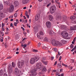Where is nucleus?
<instances>
[{
    "instance_id": "1",
    "label": "nucleus",
    "mask_w": 76,
    "mask_h": 76,
    "mask_svg": "<svg viewBox=\"0 0 76 76\" xmlns=\"http://www.w3.org/2000/svg\"><path fill=\"white\" fill-rule=\"evenodd\" d=\"M52 44L54 46H57L58 45L59 46H61L62 44L58 41H56L55 39H53L52 40Z\"/></svg>"
},
{
    "instance_id": "2",
    "label": "nucleus",
    "mask_w": 76,
    "mask_h": 76,
    "mask_svg": "<svg viewBox=\"0 0 76 76\" xmlns=\"http://www.w3.org/2000/svg\"><path fill=\"white\" fill-rule=\"evenodd\" d=\"M39 58L38 57H36V58H31L30 60V64H33L35 63V60L36 61H37L39 60Z\"/></svg>"
},
{
    "instance_id": "3",
    "label": "nucleus",
    "mask_w": 76,
    "mask_h": 76,
    "mask_svg": "<svg viewBox=\"0 0 76 76\" xmlns=\"http://www.w3.org/2000/svg\"><path fill=\"white\" fill-rule=\"evenodd\" d=\"M50 12L51 14L54 13V12L56 10V7L55 5L52 6L50 8Z\"/></svg>"
},
{
    "instance_id": "4",
    "label": "nucleus",
    "mask_w": 76,
    "mask_h": 76,
    "mask_svg": "<svg viewBox=\"0 0 76 76\" xmlns=\"http://www.w3.org/2000/svg\"><path fill=\"white\" fill-rule=\"evenodd\" d=\"M37 71V69H34L31 71V73L30 74V76H35L37 75V72H36Z\"/></svg>"
},
{
    "instance_id": "5",
    "label": "nucleus",
    "mask_w": 76,
    "mask_h": 76,
    "mask_svg": "<svg viewBox=\"0 0 76 76\" xmlns=\"http://www.w3.org/2000/svg\"><path fill=\"white\" fill-rule=\"evenodd\" d=\"M18 67L20 68L23 66V64H24V61H21V62L19 61L18 63Z\"/></svg>"
},
{
    "instance_id": "6",
    "label": "nucleus",
    "mask_w": 76,
    "mask_h": 76,
    "mask_svg": "<svg viewBox=\"0 0 76 76\" xmlns=\"http://www.w3.org/2000/svg\"><path fill=\"white\" fill-rule=\"evenodd\" d=\"M61 34L62 37H65V38L68 37L69 35V34L66 31H62L61 33Z\"/></svg>"
},
{
    "instance_id": "7",
    "label": "nucleus",
    "mask_w": 76,
    "mask_h": 76,
    "mask_svg": "<svg viewBox=\"0 0 76 76\" xmlns=\"http://www.w3.org/2000/svg\"><path fill=\"white\" fill-rule=\"evenodd\" d=\"M46 25L48 28H51V23L50 21H47L46 23Z\"/></svg>"
},
{
    "instance_id": "8",
    "label": "nucleus",
    "mask_w": 76,
    "mask_h": 76,
    "mask_svg": "<svg viewBox=\"0 0 76 76\" xmlns=\"http://www.w3.org/2000/svg\"><path fill=\"white\" fill-rule=\"evenodd\" d=\"M42 66V63L41 62H39L36 65V67L37 69H39Z\"/></svg>"
},
{
    "instance_id": "9",
    "label": "nucleus",
    "mask_w": 76,
    "mask_h": 76,
    "mask_svg": "<svg viewBox=\"0 0 76 76\" xmlns=\"http://www.w3.org/2000/svg\"><path fill=\"white\" fill-rule=\"evenodd\" d=\"M13 10H14V6L13 5H11L10 7L9 11L11 13L13 11Z\"/></svg>"
},
{
    "instance_id": "10",
    "label": "nucleus",
    "mask_w": 76,
    "mask_h": 76,
    "mask_svg": "<svg viewBox=\"0 0 76 76\" xmlns=\"http://www.w3.org/2000/svg\"><path fill=\"white\" fill-rule=\"evenodd\" d=\"M6 72V70L5 69H4L2 70H0V76H1L2 75H3V73L4 72Z\"/></svg>"
},
{
    "instance_id": "11",
    "label": "nucleus",
    "mask_w": 76,
    "mask_h": 76,
    "mask_svg": "<svg viewBox=\"0 0 76 76\" xmlns=\"http://www.w3.org/2000/svg\"><path fill=\"white\" fill-rule=\"evenodd\" d=\"M13 4L15 5V7H17L19 6V2L18 1H16L13 3Z\"/></svg>"
},
{
    "instance_id": "12",
    "label": "nucleus",
    "mask_w": 76,
    "mask_h": 76,
    "mask_svg": "<svg viewBox=\"0 0 76 76\" xmlns=\"http://www.w3.org/2000/svg\"><path fill=\"white\" fill-rule=\"evenodd\" d=\"M29 0H22V3L23 4H25L29 2Z\"/></svg>"
},
{
    "instance_id": "13",
    "label": "nucleus",
    "mask_w": 76,
    "mask_h": 76,
    "mask_svg": "<svg viewBox=\"0 0 76 76\" xmlns=\"http://www.w3.org/2000/svg\"><path fill=\"white\" fill-rule=\"evenodd\" d=\"M47 72V69H46L45 67H43L42 69V72H44V73H45V72Z\"/></svg>"
},
{
    "instance_id": "14",
    "label": "nucleus",
    "mask_w": 76,
    "mask_h": 76,
    "mask_svg": "<svg viewBox=\"0 0 76 76\" xmlns=\"http://www.w3.org/2000/svg\"><path fill=\"white\" fill-rule=\"evenodd\" d=\"M14 71L15 75H18L19 73V70L18 69V68H16L15 69Z\"/></svg>"
},
{
    "instance_id": "15",
    "label": "nucleus",
    "mask_w": 76,
    "mask_h": 76,
    "mask_svg": "<svg viewBox=\"0 0 76 76\" xmlns=\"http://www.w3.org/2000/svg\"><path fill=\"white\" fill-rule=\"evenodd\" d=\"M0 16L1 18H4L5 17V15L3 14V12L1 11H0Z\"/></svg>"
},
{
    "instance_id": "16",
    "label": "nucleus",
    "mask_w": 76,
    "mask_h": 76,
    "mask_svg": "<svg viewBox=\"0 0 76 76\" xmlns=\"http://www.w3.org/2000/svg\"><path fill=\"white\" fill-rule=\"evenodd\" d=\"M8 69L9 72L10 73H12V71H13V70H12V68L11 67L9 66Z\"/></svg>"
},
{
    "instance_id": "17",
    "label": "nucleus",
    "mask_w": 76,
    "mask_h": 76,
    "mask_svg": "<svg viewBox=\"0 0 76 76\" xmlns=\"http://www.w3.org/2000/svg\"><path fill=\"white\" fill-rule=\"evenodd\" d=\"M39 19V14L37 15L35 17V19L36 21L38 20Z\"/></svg>"
},
{
    "instance_id": "18",
    "label": "nucleus",
    "mask_w": 76,
    "mask_h": 76,
    "mask_svg": "<svg viewBox=\"0 0 76 76\" xmlns=\"http://www.w3.org/2000/svg\"><path fill=\"white\" fill-rule=\"evenodd\" d=\"M34 31L35 32H37L38 31V28L36 27L34 29Z\"/></svg>"
},
{
    "instance_id": "19",
    "label": "nucleus",
    "mask_w": 76,
    "mask_h": 76,
    "mask_svg": "<svg viewBox=\"0 0 76 76\" xmlns=\"http://www.w3.org/2000/svg\"><path fill=\"white\" fill-rule=\"evenodd\" d=\"M37 37L39 39H42V37L41 35L37 34Z\"/></svg>"
},
{
    "instance_id": "20",
    "label": "nucleus",
    "mask_w": 76,
    "mask_h": 76,
    "mask_svg": "<svg viewBox=\"0 0 76 76\" xmlns=\"http://www.w3.org/2000/svg\"><path fill=\"white\" fill-rule=\"evenodd\" d=\"M49 18L50 21H51V20H52V19H53V16L51 15H49Z\"/></svg>"
},
{
    "instance_id": "21",
    "label": "nucleus",
    "mask_w": 76,
    "mask_h": 76,
    "mask_svg": "<svg viewBox=\"0 0 76 76\" xmlns=\"http://www.w3.org/2000/svg\"><path fill=\"white\" fill-rule=\"evenodd\" d=\"M37 35H43L44 33L42 31H40L38 33Z\"/></svg>"
},
{
    "instance_id": "22",
    "label": "nucleus",
    "mask_w": 76,
    "mask_h": 76,
    "mask_svg": "<svg viewBox=\"0 0 76 76\" xmlns=\"http://www.w3.org/2000/svg\"><path fill=\"white\" fill-rule=\"evenodd\" d=\"M61 42L63 44H66V40H61Z\"/></svg>"
},
{
    "instance_id": "23",
    "label": "nucleus",
    "mask_w": 76,
    "mask_h": 76,
    "mask_svg": "<svg viewBox=\"0 0 76 76\" xmlns=\"http://www.w3.org/2000/svg\"><path fill=\"white\" fill-rule=\"evenodd\" d=\"M72 20H75V19H76V17L75 16H72L70 18Z\"/></svg>"
},
{
    "instance_id": "24",
    "label": "nucleus",
    "mask_w": 76,
    "mask_h": 76,
    "mask_svg": "<svg viewBox=\"0 0 76 76\" xmlns=\"http://www.w3.org/2000/svg\"><path fill=\"white\" fill-rule=\"evenodd\" d=\"M61 28H62V29H66V28H67V27L66 26L62 25L61 26Z\"/></svg>"
},
{
    "instance_id": "25",
    "label": "nucleus",
    "mask_w": 76,
    "mask_h": 76,
    "mask_svg": "<svg viewBox=\"0 0 76 76\" xmlns=\"http://www.w3.org/2000/svg\"><path fill=\"white\" fill-rule=\"evenodd\" d=\"M63 19L64 20H66V19H67V17L66 15H63Z\"/></svg>"
},
{
    "instance_id": "26",
    "label": "nucleus",
    "mask_w": 76,
    "mask_h": 76,
    "mask_svg": "<svg viewBox=\"0 0 76 76\" xmlns=\"http://www.w3.org/2000/svg\"><path fill=\"white\" fill-rule=\"evenodd\" d=\"M3 9V5L2 4H0V10H1Z\"/></svg>"
},
{
    "instance_id": "27",
    "label": "nucleus",
    "mask_w": 76,
    "mask_h": 76,
    "mask_svg": "<svg viewBox=\"0 0 76 76\" xmlns=\"http://www.w3.org/2000/svg\"><path fill=\"white\" fill-rule=\"evenodd\" d=\"M57 67L59 68H61V63H60V64H58Z\"/></svg>"
},
{
    "instance_id": "28",
    "label": "nucleus",
    "mask_w": 76,
    "mask_h": 76,
    "mask_svg": "<svg viewBox=\"0 0 76 76\" xmlns=\"http://www.w3.org/2000/svg\"><path fill=\"white\" fill-rule=\"evenodd\" d=\"M71 29L72 31H75L76 29L74 26L71 27Z\"/></svg>"
},
{
    "instance_id": "29",
    "label": "nucleus",
    "mask_w": 76,
    "mask_h": 76,
    "mask_svg": "<svg viewBox=\"0 0 76 76\" xmlns=\"http://www.w3.org/2000/svg\"><path fill=\"white\" fill-rule=\"evenodd\" d=\"M42 48L45 50H48V48H47V47H45V46H43L42 47Z\"/></svg>"
},
{
    "instance_id": "30",
    "label": "nucleus",
    "mask_w": 76,
    "mask_h": 76,
    "mask_svg": "<svg viewBox=\"0 0 76 76\" xmlns=\"http://www.w3.org/2000/svg\"><path fill=\"white\" fill-rule=\"evenodd\" d=\"M42 62V63H43L44 64H45V65H47L48 64V62L47 61H43Z\"/></svg>"
},
{
    "instance_id": "31",
    "label": "nucleus",
    "mask_w": 76,
    "mask_h": 76,
    "mask_svg": "<svg viewBox=\"0 0 76 76\" xmlns=\"http://www.w3.org/2000/svg\"><path fill=\"white\" fill-rule=\"evenodd\" d=\"M12 66L13 67H15V66H16V64L15 63H14V62H12Z\"/></svg>"
},
{
    "instance_id": "32",
    "label": "nucleus",
    "mask_w": 76,
    "mask_h": 76,
    "mask_svg": "<svg viewBox=\"0 0 76 76\" xmlns=\"http://www.w3.org/2000/svg\"><path fill=\"white\" fill-rule=\"evenodd\" d=\"M44 41H46V42H48V39L47 38V37H45L44 39Z\"/></svg>"
},
{
    "instance_id": "33",
    "label": "nucleus",
    "mask_w": 76,
    "mask_h": 76,
    "mask_svg": "<svg viewBox=\"0 0 76 76\" xmlns=\"http://www.w3.org/2000/svg\"><path fill=\"white\" fill-rule=\"evenodd\" d=\"M46 60V58L45 57H43L42 59L41 60L42 62L43 61H44V60Z\"/></svg>"
},
{
    "instance_id": "34",
    "label": "nucleus",
    "mask_w": 76,
    "mask_h": 76,
    "mask_svg": "<svg viewBox=\"0 0 76 76\" xmlns=\"http://www.w3.org/2000/svg\"><path fill=\"white\" fill-rule=\"evenodd\" d=\"M18 23L15 22L14 23V25L15 26H17V25H18Z\"/></svg>"
},
{
    "instance_id": "35",
    "label": "nucleus",
    "mask_w": 76,
    "mask_h": 76,
    "mask_svg": "<svg viewBox=\"0 0 76 76\" xmlns=\"http://www.w3.org/2000/svg\"><path fill=\"white\" fill-rule=\"evenodd\" d=\"M33 52H35V53H37L38 52V50H35L34 49H33Z\"/></svg>"
},
{
    "instance_id": "36",
    "label": "nucleus",
    "mask_w": 76,
    "mask_h": 76,
    "mask_svg": "<svg viewBox=\"0 0 76 76\" xmlns=\"http://www.w3.org/2000/svg\"><path fill=\"white\" fill-rule=\"evenodd\" d=\"M48 33L49 34H52V31L51 30H49L48 31Z\"/></svg>"
},
{
    "instance_id": "37",
    "label": "nucleus",
    "mask_w": 76,
    "mask_h": 76,
    "mask_svg": "<svg viewBox=\"0 0 76 76\" xmlns=\"http://www.w3.org/2000/svg\"><path fill=\"white\" fill-rule=\"evenodd\" d=\"M73 47H74V46H73V45L72 44L70 45V48H73Z\"/></svg>"
},
{
    "instance_id": "38",
    "label": "nucleus",
    "mask_w": 76,
    "mask_h": 76,
    "mask_svg": "<svg viewBox=\"0 0 76 76\" xmlns=\"http://www.w3.org/2000/svg\"><path fill=\"white\" fill-rule=\"evenodd\" d=\"M14 16L15 17H17L18 16V13H15L14 15Z\"/></svg>"
},
{
    "instance_id": "39",
    "label": "nucleus",
    "mask_w": 76,
    "mask_h": 76,
    "mask_svg": "<svg viewBox=\"0 0 76 76\" xmlns=\"http://www.w3.org/2000/svg\"><path fill=\"white\" fill-rule=\"evenodd\" d=\"M51 4V3H50L48 4H47V7H49V6H50V5Z\"/></svg>"
},
{
    "instance_id": "40",
    "label": "nucleus",
    "mask_w": 76,
    "mask_h": 76,
    "mask_svg": "<svg viewBox=\"0 0 76 76\" xmlns=\"http://www.w3.org/2000/svg\"><path fill=\"white\" fill-rule=\"evenodd\" d=\"M23 47H23V48H25L26 47V44H24L23 45Z\"/></svg>"
},
{
    "instance_id": "41",
    "label": "nucleus",
    "mask_w": 76,
    "mask_h": 76,
    "mask_svg": "<svg viewBox=\"0 0 76 76\" xmlns=\"http://www.w3.org/2000/svg\"><path fill=\"white\" fill-rule=\"evenodd\" d=\"M61 58H62V56H60L59 58L58 59L59 61H60L61 60Z\"/></svg>"
},
{
    "instance_id": "42",
    "label": "nucleus",
    "mask_w": 76,
    "mask_h": 76,
    "mask_svg": "<svg viewBox=\"0 0 76 76\" xmlns=\"http://www.w3.org/2000/svg\"><path fill=\"white\" fill-rule=\"evenodd\" d=\"M4 26V24L3 23H2V28H3Z\"/></svg>"
},
{
    "instance_id": "43",
    "label": "nucleus",
    "mask_w": 76,
    "mask_h": 76,
    "mask_svg": "<svg viewBox=\"0 0 76 76\" xmlns=\"http://www.w3.org/2000/svg\"><path fill=\"white\" fill-rule=\"evenodd\" d=\"M40 46H41V43H39L38 44V47H39Z\"/></svg>"
},
{
    "instance_id": "44",
    "label": "nucleus",
    "mask_w": 76,
    "mask_h": 76,
    "mask_svg": "<svg viewBox=\"0 0 76 76\" xmlns=\"http://www.w3.org/2000/svg\"><path fill=\"white\" fill-rule=\"evenodd\" d=\"M28 15V11H26V13H25V15H26V16H27V15Z\"/></svg>"
},
{
    "instance_id": "45",
    "label": "nucleus",
    "mask_w": 76,
    "mask_h": 76,
    "mask_svg": "<svg viewBox=\"0 0 76 76\" xmlns=\"http://www.w3.org/2000/svg\"><path fill=\"white\" fill-rule=\"evenodd\" d=\"M50 70H51V69L50 68L48 69V73H50Z\"/></svg>"
},
{
    "instance_id": "46",
    "label": "nucleus",
    "mask_w": 76,
    "mask_h": 76,
    "mask_svg": "<svg viewBox=\"0 0 76 76\" xmlns=\"http://www.w3.org/2000/svg\"><path fill=\"white\" fill-rule=\"evenodd\" d=\"M4 45L5 46V48H7V44H6V43H5V44H4Z\"/></svg>"
},
{
    "instance_id": "47",
    "label": "nucleus",
    "mask_w": 76,
    "mask_h": 76,
    "mask_svg": "<svg viewBox=\"0 0 76 76\" xmlns=\"http://www.w3.org/2000/svg\"><path fill=\"white\" fill-rule=\"evenodd\" d=\"M54 51H55V52H56V51H57V48H54Z\"/></svg>"
},
{
    "instance_id": "48",
    "label": "nucleus",
    "mask_w": 76,
    "mask_h": 76,
    "mask_svg": "<svg viewBox=\"0 0 76 76\" xmlns=\"http://www.w3.org/2000/svg\"><path fill=\"white\" fill-rule=\"evenodd\" d=\"M60 74V73L59 72H56V76H58V75Z\"/></svg>"
},
{
    "instance_id": "49",
    "label": "nucleus",
    "mask_w": 76,
    "mask_h": 76,
    "mask_svg": "<svg viewBox=\"0 0 76 76\" xmlns=\"http://www.w3.org/2000/svg\"><path fill=\"white\" fill-rule=\"evenodd\" d=\"M57 61H56L54 64V66H56V65L57 64Z\"/></svg>"
},
{
    "instance_id": "50",
    "label": "nucleus",
    "mask_w": 76,
    "mask_h": 76,
    "mask_svg": "<svg viewBox=\"0 0 76 76\" xmlns=\"http://www.w3.org/2000/svg\"><path fill=\"white\" fill-rule=\"evenodd\" d=\"M12 58V56H9L7 57V59H10V58Z\"/></svg>"
},
{
    "instance_id": "51",
    "label": "nucleus",
    "mask_w": 76,
    "mask_h": 76,
    "mask_svg": "<svg viewBox=\"0 0 76 76\" xmlns=\"http://www.w3.org/2000/svg\"><path fill=\"white\" fill-rule=\"evenodd\" d=\"M4 76H8L7 75L6 73H5L4 75Z\"/></svg>"
},
{
    "instance_id": "52",
    "label": "nucleus",
    "mask_w": 76,
    "mask_h": 76,
    "mask_svg": "<svg viewBox=\"0 0 76 76\" xmlns=\"http://www.w3.org/2000/svg\"><path fill=\"white\" fill-rule=\"evenodd\" d=\"M74 50H75V49L74 48L71 50V51L73 52L74 51Z\"/></svg>"
},
{
    "instance_id": "53",
    "label": "nucleus",
    "mask_w": 76,
    "mask_h": 76,
    "mask_svg": "<svg viewBox=\"0 0 76 76\" xmlns=\"http://www.w3.org/2000/svg\"><path fill=\"white\" fill-rule=\"evenodd\" d=\"M13 17V15L10 16L9 17V18H12Z\"/></svg>"
},
{
    "instance_id": "54",
    "label": "nucleus",
    "mask_w": 76,
    "mask_h": 76,
    "mask_svg": "<svg viewBox=\"0 0 76 76\" xmlns=\"http://www.w3.org/2000/svg\"><path fill=\"white\" fill-rule=\"evenodd\" d=\"M59 55H58V54H57V55H56V58H58V57H59Z\"/></svg>"
},
{
    "instance_id": "55",
    "label": "nucleus",
    "mask_w": 76,
    "mask_h": 76,
    "mask_svg": "<svg viewBox=\"0 0 76 76\" xmlns=\"http://www.w3.org/2000/svg\"><path fill=\"white\" fill-rule=\"evenodd\" d=\"M21 28L23 31H25V28L23 27H21Z\"/></svg>"
},
{
    "instance_id": "56",
    "label": "nucleus",
    "mask_w": 76,
    "mask_h": 76,
    "mask_svg": "<svg viewBox=\"0 0 76 76\" xmlns=\"http://www.w3.org/2000/svg\"><path fill=\"white\" fill-rule=\"evenodd\" d=\"M28 12L29 13H31V9H29L28 10Z\"/></svg>"
},
{
    "instance_id": "57",
    "label": "nucleus",
    "mask_w": 76,
    "mask_h": 76,
    "mask_svg": "<svg viewBox=\"0 0 76 76\" xmlns=\"http://www.w3.org/2000/svg\"><path fill=\"white\" fill-rule=\"evenodd\" d=\"M51 59H51V60H53L54 59V57H53V56L51 57Z\"/></svg>"
},
{
    "instance_id": "58",
    "label": "nucleus",
    "mask_w": 76,
    "mask_h": 76,
    "mask_svg": "<svg viewBox=\"0 0 76 76\" xmlns=\"http://www.w3.org/2000/svg\"><path fill=\"white\" fill-rule=\"evenodd\" d=\"M16 21L17 22V23H19V20H18V19H16Z\"/></svg>"
},
{
    "instance_id": "59",
    "label": "nucleus",
    "mask_w": 76,
    "mask_h": 76,
    "mask_svg": "<svg viewBox=\"0 0 76 76\" xmlns=\"http://www.w3.org/2000/svg\"><path fill=\"white\" fill-rule=\"evenodd\" d=\"M58 54H58V56H60V55H61V54L60 53V52L58 51Z\"/></svg>"
},
{
    "instance_id": "60",
    "label": "nucleus",
    "mask_w": 76,
    "mask_h": 76,
    "mask_svg": "<svg viewBox=\"0 0 76 76\" xmlns=\"http://www.w3.org/2000/svg\"><path fill=\"white\" fill-rule=\"evenodd\" d=\"M62 71H63V69H60V72H62Z\"/></svg>"
},
{
    "instance_id": "61",
    "label": "nucleus",
    "mask_w": 76,
    "mask_h": 76,
    "mask_svg": "<svg viewBox=\"0 0 76 76\" xmlns=\"http://www.w3.org/2000/svg\"><path fill=\"white\" fill-rule=\"evenodd\" d=\"M76 37L74 38L73 39V41H75V40H76Z\"/></svg>"
},
{
    "instance_id": "62",
    "label": "nucleus",
    "mask_w": 76,
    "mask_h": 76,
    "mask_svg": "<svg viewBox=\"0 0 76 76\" xmlns=\"http://www.w3.org/2000/svg\"><path fill=\"white\" fill-rule=\"evenodd\" d=\"M9 34V31H7L5 33V34Z\"/></svg>"
},
{
    "instance_id": "63",
    "label": "nucleus",
    "mask_w": 76,
    "mask_h": 76,
    "mask_svg": "<svg viewBox=\"0 0 76 76\" xmlns=\"http://www.w3.org/2000/svg\"><path fill=\"white\" fill-rule=\"evenodd\" d=\"M44 6H47V3H45L44 4Z\"/></svg>"
},
{
    "instance_id": "64",
    "label": "nucleus",
    "mask_w": 76,
    "mask_h": 76,
    "mask_svg": "<svg viewBox=\"0 0 76 76\" xmlns=\"http://www.w3.org/2000/svg\"><path fill=\"white\" fill-rule=\"evenodd\" d=\"M73 23H76V21H75L73 22Z\"/></svg>"
}]
</instances>
